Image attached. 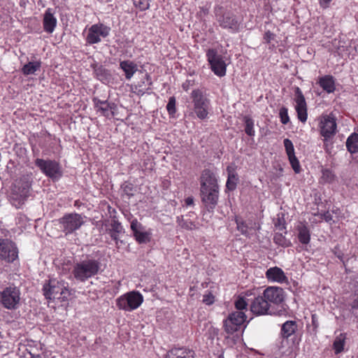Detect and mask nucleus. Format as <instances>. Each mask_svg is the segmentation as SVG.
Returning <instances> with one entry per match:
<instances>
[{
	"instance_id": "39",
	"label": "nucleus",
	"mask_w": 358,
	"mask_h": 358,
	"mask_svg": "<svg viewBox=\"0 0 358 358\" xmlns=\"http://www.w3.org/2000/svg\"><path fill=\"white\" fill-rule=\"evenodd\" d=\"M248 302L244 296H238L235 301V307L237 309L236 311H243L247 310Z\"/></svg>"
},
{
	"instance_id": "50",
	"label": "nucleus",
	"mask_w": 358,
	"mask_h": 358,
	"mask_svg": "<svg viewBox=\"0 0 358 358\" xmlns=\"http://www.w3.org/2000/svg\"><path fill=\"white\" fill-rule=\"evenodd\" d=\"M332 0H319L320 5L323 8H327L329 7L330 2Z\"/></svg>"
},
{
	"instance_id": "21",
	"label": "nucleus",
	"mask_w": 358,
	"mask_h": 358,
	"mask_svg": "<svg viewBox=\"0 0 358 358\" xmlns=\"http://www.w3.org/2000/svg\"><path fill=\"white\" fill-rule=\"evenodd\" d=\"M92 68L98 80L103 83L110 82L112 76L109 70L106 69L103 66L98 64H92Z\"/></svg>"
},
{
	"instance_id": "16",
	"label": "nucleus",
	"mask_w": 358,
	"mask_h": 358,
	"mask_svg": "<svg viewBox=\"0 0 358 358\" xmlns=\"http://www.w3.org/2000/svg\"><path fill=\"white\" fill-rule=\"evenodd\" d=\"M294 101L296 102L295 109L297 113L298 119L301 122H305L307 120V105L305 97L299 87L294 89Z\"/></svg>"
},
{
	"instance_id": "35",
	"label": "nucleus",
	"mask_w": 358,
	"mask_h": 358,
	"mask_svg": "<svg viewBox=\"0 0 358 358\" xmlns=\"http://www.w3.org/2000/svg\"><path fill=\"white\" fill-rule=\"evenodd\" d=\"M273 241L277 245L283 248H287L292 245L290 241L287 240L281 233H275Z\"/></svg>"
},
{
	"instance_id": "29",
	"label": "nucleus",
	"mask_w": 358,
	"mask_h": 358,
	"mask_svg": "<svg viewBox=\"0 0 358 358\" xmlns=\"http://www.w3.org/2000/svg\"><path fill=\"white\" fill-rule=\"evenodd\" d=\"M173 355L170 358H194L195 352L189 348L175 349L169 352Z\"/></svg>"
},
{
	"instance_id": "26",
	"label": "nucleus",
	"mask_w": 358,
	"mask_h": 358,
	"mask_svg": "<svg viewBox=\"0 0 358 358\" xmlns=\"http://www.w3.org/2000/svg\"><path fill=\"white\" fill-rule=\"evenodd\" d=\"M320 87L327 93H332L336 90L335 79L332 76L321 77L318 82Z\"/></svg>"
},
{
	"instance_id": "37",
	"label": "nucleus",
	"mask_w": 358,
	"mask_h": 358,
	"mask_svg": "<svg viewBox=\"0 0 358 358\" xmlns=\"http://www.w3.org/2000/svg\"><path fill=\"white\" fill-rule=\"evenodd\" d=\"M235 222L236 224V229L241 231L243 235L248 236V226L240 217H235Z\"/></svg>"
},
{
	"instance_id": "12",
	"label": "nucleus",
	"mask_w": 358,
	"mask_h": 358,
	"mask_svg": "<svg viewBox=\"0 0 358 358\" xmlns=\"http://www.w3.org/2000/svg\"><path fill=\"white\" fill-rule=\"evenodd\" d=\"M18 258L16 244L8 238H0V259L13 263Z\"/></svg>"
},
{
	"instance_id": "7",
	"label": "nucleus",
	"mask_w": 358,
	"mask_h": 358,
	"mask_svg": "<svg viewBox=\"0 0 358 358\" xmlns=\"http://www.w3.org/2000/svg\"><path fill=\"white\" fill-rule=\"evenodd\" d=\"M20 291L15 286H9L0 290V303L8 310H16L20 301Z\"/></svg>"
},
{
	"instance_id": "53",
	"label": "nucleus",
	"mask_w": 358,
	"mask_h": 358,
	"mask_svg": "<svg viewBox=\"0 0 358 358\" xmlns=\"http://www.w3.org/2000/svg\"><path fill=\"white\" fill-rule=\"evenodd\" d=\"M323 217L327 222H329L332 220V215L329 212L325 213L323 215Z\"/></svg>"
},
{
	"instance_id": "2",
	"label": "nucleus",
	"mask_w": 358,
	"mask_h": 358,
	"mask_svg": "<svg viewBox=\"0 0 358 358\" xmlns=\"http://www.w3.org/2000/svg\"><path fill=\"white\" fill-rule=\"evenodd\" d=\"M31 181L30 177L23 176L17 179L11 187L9 201L16 208H20L30 195Z\"/></svg>"
},
{
	"instance_id": "36",
	"label": "nucleus",
	"mask_w": 358,
	"mask_h": 358,
	"mask_svg": "<svg viewBox=\"0 0 358 358\" xmlns=\"http://www.w3.org/2000/svg\"><path fill=\"white\" fill-rule=\"evenodd\" d=\"M344 344L345 337L342 334L336 338L333 343L335 354H339L343 350Z\"/></svg>"
},
{
	"instance_id": "23",
	"label": "nucleus",
	"mask_w": 358,
	"mask_h": 358,
	"mask_svg": "<svg viewBox=\"0 0 358 358\" xmlns=\"http://www.w3.org/2000/svg\"><path fill=\"white\" fill-rule=\"evenodd\" d=\"M266 276L269 280L282 282L287 280L283 271L278 267L268 268L266 272Z\"/></svg>"
},
{
	"instance_id": "19",
	"label": "nucleus",
	"mask_w": 358,
	"mask_h": 358,
	"mask_svg": "<svg viewBox=\"0 0 358 358\" xmlns=\"http://www.w3.org/2000/svg\"><path fill=\"white\" fill-rule=\"evenodd\" d=\"M264 296L268 302L273 303L275 304H280L284 301L285 292L282 288L279 287H269L264 291Z\"/></svg>"
},
{
	"instance_id": "52",
	"label": "nucleus",
	"mask_w": 358,
	"mask_h": 358,
	"mask_svg": "<svg viewBox=\"0 0 358 358\" xmlns=\"http://www.w3.org/2000/svg\"><path fill=\"white\" fill-rule=\"evenodd\" d=\"M185 204L187 206H191L194 204V198L192 196H189L185 200Z\"/></svg>"
},
{
	"instance_id": "5",
	"label": "nucleus",
	"mask_w": 358,
	"mask_h": 358,
	"mask_svg": "<svg viewBox=\"0 0 358 358\" xmlns=\"http://www.w3.org/2000/svg\"><path fill=\"white\" fill-rule=\"evenodd\" d=\"M214 13L219 25L231 32L238 31L241 22L237 16L231 11L225 10L224 7L217 5L214 8Z\"/></svg>"
},
{
	"instance_id": "30",
	"label": "nucleus",
	"mask_w": 358,
	"mask_h": 358,
	"mask_svg": "<svg viewBox=\"0 0 358 358\" xmlns=\"http://www.w3.org/2000/svg\"><path fill=\"white\" fill-rule=\"evenodd\" d=\"M346 148L351 154L358 152V134L353 133L347 138Z\"/></svg>"
},
{
	"instance_id": "51",
	"label": "nucleus",
	"mask_w": 358,
	"mask_h": 358,
	"mask_svg": "<svg viewBox=\"0 0 358 358\" xmlns=\"http://www.w3.org/2000/svg\"><path fill=\"white\" fill-rule=\"evenodd\" d=\"M351 307L352 309H358V296L352 301Z\"/></svg>"
},
{
	"instance_id": "45",
	"label": "nucleus",
	"mask_w": 358,
	"mask_h": 358,
	"mask_svg": "<svg viewBox=\"0 0 358 358\" xmlns=\"http://www.w3.org/2000/svg\"><path fill=\"white\" fill-rule=\"evenodd\" d=\"M279 115H280V117L281 122L283 124H287L289 122V116H288V111H287V109L286 108H285V107L281 108L280 110Z\"/></svg>"
},
{
	"instance_id": "6",
	"label": "nucleus",
	"mask_w": 358,
	"mask_h": 358,
	"mask_svg": "<svg viewBox=\"0 0 358 358\" xmlns=\"http://www.w3.org/2000/svg\"><path fill=\"white\" fill-rule=\"evenodd\" d=\"M190 98L193 103V110L200 120L208 118L210 109V101L203 92L197 89L192 92Z\"/></svg>"
},
{
	"instance_id": "32",
	"label": "nucleus",
	"mask_w": 358,
	"mask_h": 358,
	"mask_svg": "<svg viewBox=\"0 0 358 358\" xmlns=\"http://www.w3.org/2000/svg\"><path fill=\"white\" fill-rule=\"evenodd\" d=\"M115 103L113 102H108V101L106 102V105H103L101 108L96 110L97 112H100L105 117L114 116L113 110L116 108Z\"/></svg>"
},
{
	"instance_id": "3",
	"label": "nucleus",
	"mask_w": 358,
	"mask_h": 358,
	"mask_svg": "<svg viewBox=\"0 0 358 358\" xmlns=\"http://www.w3.org/2000/svg\"><path fill=\"white\" fill-rule=\"evenodd\" d=\"M101 268V262L94 259H86L76 263L73 268V277L84 282L89 278L97 275Z\"/></svg>"
},
{
	"instance_id": "10",
	"label": "nucleus",
	"mask_w": 358,
	"mask_h": 358,
	"mask_svg": "<svg viewBox=\"0 0 358 358\" xmlns=\"http://www.w3.org/2000/svg\"><path fill=\"white\" fill-rule=\"evenodd\" d=\"M246 320L247 316L243 311H234L229 314L223 322L224 331L228 334H233L241 328Z\"/></svg>"
},
{
	"instance_id": "14",
	"label": "nucleus",
	"mask_w": 358,
	"mask_h": 358,
	"mask_svg": "<svg viewBox=\"0 0 358 358\" xmlns=\"http://www.w3.org/2000/svg\"><path fill=\"white\" fill-rule=\"evenodd\" d=\"M110 28L103 24H93L88 31L86 41L90 44L97 43L101 41V37L108 36Z\"/></svg>"
},
{
	"instance_id": "28",
	"label": "nucleus",
	"mask_w": 358,
	"mask_h": 358,
	"mask_svg": "<svg viewBox=\"0 0 358 358\" xmlns=\"http://www.w3.org/2000/svg\"><path fill=\"white\" fill-rule=\"evenodd\" d=\"M120 66L125 73L127 79H130L137 70L136 64L131 61H122Z\"/></svg>"
},
{
	"instance_id": "41",
	"label": "nucleus",
	"mask_w": 358,
	"mask_h": 358,
	"mask_svg": "<svg viewBox=\"0 0 358 358\" xmlns=\"http://www.w3.org/2000/svg\"><path fill=\"white\" fill-rule=\"evenodd\" d=\"M122 189L124 194L129 198L134 196V187L131 183L125 182L122 185Z\"/></svg>"
},
{
	"instance_id": "56",
	"label": "nucleus",
	"mask_w": 358,
	"mask_h": 358,
	"mask_svg": "<svg viewBox=\"0 0 358 358\" xmlns=\"http://www.w3.org/2000/svg\"><path fill=\"white\" fill-rule=\"evenodd\" d=\"M335 254H336V255L339 259H342V255H341L340 253H338V254H337L336 252H335Z\"/></svg>"
},
{
	"instance_id": "17",
	"label": "nucleus",
	"mask_w": 358,
	"mask_h": 358,
	"mask_svg": "<svg viewBox=\"0 0 358 358\" xmlns=\"http://www.w3.org/2000/svg\"><path fill=\"white\" fill-rule=\"evenodd\" d=\"M131 229L134 236L138 243H147L150 242L151 234L145 231V227L136 219L131 222Z\"/></svg>"
},
{
	"instance_id": "43",
	"label": "nucleus",
	"mask_w": 358,
	"mask_h": 358,
	"mask_svg": "<svg viewBox=\"0 0 358 358\" xmlns=\"http://www.w3.org/2000/svg\"><path fill=\"white\" fill-rule=\"evenodd\" d=\"M176 98L174 96H171L169 99V102L166 105V110L170 115H173L176 112Z\"/></svg>"
},
{
	"instance_id": "24",
	"label": "nucleus",
	"mask_w": 358,
	"mask_h": 358,
	"mask_svg": "<svg viewBox=\"0 0 358 358\" xmlns=\"http://www.w3.org/2000/svg\"><path fill=\"white\" fill-rule=\"evenodd\" d=\"M298 231V239L303 245H308L310 241V231L308 226L305 224L300 223L296 227Z\"/></svg>"
},
{
	"instance_id": "22",
	"label": "nucleus",
	"mask_w": 358,
	"mask_h": 358,
	"mask_svg": "<svg viewBox=\"0 0 358 358\" xmlns=\"http://www.w3.org/2000/svg\"><path fill=\"white\" fill-rule=\"evenodd\" d=\"M110 227L111 228L108 230V234L111 238L115 241L117 248H119V243H123V241L119 238V234L124 232L123 227L121 223L116 220H112Z\"/></svg>"
},
{
	"instance_id": "4",
	"label": "nucleus",
	"mask_w": 358,
	"mask_h": 358,
	"mask_svg": "<svg viewBox=\"0 0 358 358\" xmlns=\"http://www.w3.org/2000/svg\"><path fill=\"white\" fill-rule=\"evenodd\" d=\"M43 295L48 300L58 299L62 301L67 300L70 291L67 289V283L64 280L55 278L50 279L43 287Z\"/></svg>"
},
{
	"instance_id": "57",
	"label": "nucleus",
	"mask_w": 358,
	"mask_h": 358,
	"mask_svg": "<svg viewBox=\"0 0 358 358\" xmlns=\"http://www.w3.org/2000/svg\"><path fill=\"white\" fill-rule=\"evenodd\" d=\"M146 79H147V80H151L150 76L148 74H146Z\"/></svg>"
},
{
	"instance_id": "1",
	"label": "nucleus",
	"mask_w": 358,
	"mask_h": 358,
	"mask_svg": "<svg viewBox=\"0 0 358 358\" xmlns=\"http://www.w3.org/2000/svg\"><path fill=\"white\" fill-rule=\"evenodd\" d=\"M200 196L206 210L213 212L218 203L219 185L215 174L208 169L200 176Z\"/></svg>"
},
{
	"instance_id": "20",
	"label": "nucleus",
	"mask_w": 358,
	"mask_h": 358,
	"mask_svg": "<svg viewBox=\"0 0 358 358\" xmlns=\"http://www.w3.org/2000/svg\"><path fill=\"white\" fill-rule=\"evenodd\" d=\"M44 31L48 34H52L57 24V19L52 13L51 8H48L43 15V20Z\"/></svg>"
},
{
	"instance_id": "13",
	"label": "nucleus",
	"mask_w": 358,
	"mask_h": 358,
	"mask_svg": "<svg viewBox=\"0 0 358 358\" xmlns=\"http://www.w3.org/2000/svg\"><path fill=\"white\" fill-rule=\"evenodd\" d=\"M206 56L212 71L220 77L225 76L227 65L223 57L215 49H209Z\"/></svg>"
},
{
	"instance_id": "49",
	"label": "nucleus",
	"mask_w": 358,
	"mask_h": 358,
	"mask_svg": "<svg viewBox=\"0 0 358 358\" xmlns=\"http://www.w3.org/2000/svg\"><path fill=\"white\" fill-rule=\"evenodd\" d=\"M274 37H275V34H273L272 32H271L270 31H267L265 34H264V41L267 43H269L271 42V40L274 39Z\"/></svg>"
},
{
	"instance_id": "8",
	"label": "nucleus",
	"mask_w": 358,
	"mask_h": 358,
	"mask_svg": "<svg viewBox=\"0 0 358 358\" xmlns=\"http://www.w3.org/2000/svg\"><path fill=\"white\" fill-rule=\"evenodd\" d=\"M143 301V297L138 292H129L120 296L116 300L119 309L131 311L138 308Z\"/></svg>"
},
{
	"instance_id": "34",
	"label": "nucleus",
	"mask_w": 358,
	"mask_h": 358,
	"mask_svg": "<svg viewBox=\"0 0 358 358\" xmlns=\"http://www.w3.org/2000/svg\"><path fill=\"white\" fill-rule=\"evenodd\" d=\"M243 121L245 122V133L250 136H255V130H254V121L250 116H244Z\"/></svg>"
},
{
	"instance_id": "18",
	"label": "nucleus",
	"mask_w": 358,
	"mask_h": 358,
	"mask_svg": "<svg viewBox=\"0 0 358 358\" xmlns=\"http://www.w3.org/2000/svg\"><path fill=\"white\" fill-rule=\"evenodd\" d=\"M250 310L256 315H268L271 313L269 310V303L264 295L258 296L255 298L250 304Z\"/></svg>"
},
{
	"instance_id": "46",
	"label": "nucleus",
	"mask_w": 358,
	"mask_h": 358,
	"mask_svg": "<svg viewBox=\"0 0 358 358\" xmlns=\"http://www.w3.org/2000/svg\"><path fill=\"white\" fill-rule=\"evenodd\" d=\"M214 296L210 292H209L208 294L203 296V302L206 305H211L214 303Z\"/></svg>"
},
{
	"instance_id": "25",
	"label": "nucleus",
	"mask_w": 358,
	"mask_h": 358,
	"mask_svg": "<svg viewBox=\"0 0 358 358\" xmlns=\"http://www.w3.org/2000/svg\"><path fill=\"white\" fill-rule=\"evenodd\" d=\"M297 328L298 325L295 321L288 320L285 322L281 327V336L283 338L287 339L296 333Z\"/></svg>"
},
{
	"instance_id": "9",
	"label": "nucleus",
	"mask_w": 358,
	"mask_h": 358,
	"mask_svg": "<svg viewBox=\"0 0 358 358\" xmlns=\"http://www.w3.org/2000/svg\"><path fill=\"white\" fill-rule=\"evenodd\" d=\"M59 227L66 234H72L84 224L83 217L78 213H67L58 220Z\"/></svg>"
},
{
	"instance_id": "31",
	"label": "nucleus",
	"mask_w": 358,
	"mask_h": 358,
	"mask_svg": "<svg viewBox=\"0 0 358 358\" xmlns=\"http://www.w3.org/2000/svg\"><path fill=\"white\" fill-rule=\"evenodd\" d=\"M41 68L40 62H29L23 66L22 71L24 75L28 76L34 74Z\"/></svg>"
},
{
	"instance_id": "38",
	"label": "nucleus",
	"mask_w": 358,
	"mask_h": 358,
	"mask_svg": "<svg viewBox=\"0 0 358 358\" xmlns=\"http://www.w3.org/2000/svg\"><path fill=\"white\" fill-rule=\"evenodd\" d=\"M134 5L141 11H144L150 8V0H133Z\"/></svg>"
},
{
	"instance_id": "47",
	"label": "nucleus",
	"mask_w": 358,
	"mask_h": 358,
	"mask_svg": "<svg viewBox=\"0 0 358 358\" xmlns=\"http://www.w3.org/2000/svg\"><path fill=\"white\" fill-rule=\"evenodd\" d=\"M275 226L280 231L285 230L286 229L285 222L283 218H278L277 222L275 223Z\"/></svg>"
},
{
	"instance_id": "59",
	"label": "nucleus",
	"mask_w": 358,
	"mask_h": 358,
	"mask_svg": "<svg viewBox=\"0 0 358 358\" xmlns=\"http://www.w3.org/2000/svg\"><path fill=\"white\" fill-rule=\"evenodd\" d=\"M219 358H221V357H219Z\"/></svg>"
},
{
	"instance_id": "15",
	"label": "nucleus",
	"mask_w": 358,
	"mask_h": 358,
	"mask_svg": "<svg viewBox=\"0 0 358 358\" xmlns=\"http://www.w3.org/2000/svg\"><path fill=\"white\" fill-rule=\"evenodd\" d=\"M320 134L327 141L332 137L336 131V122L334 117L330 115L323 116L320 121Z\"/></svg>"
},
{
	"instance_id": "44",
	"label": "nucleus",
	"mask_w": 358,
	"mask_h": 358,
	"mask_svg": "<svg viewBox=\"0 0 358 358\" xmlns=\"http://www.w3.org/2000/svg\"><path fill=\"white\" fill-rule=\"evenodd\" d=\"M283 143L288 157L295 155L293 143L289 139L285 138L283 141Z\"/></svg>"
},
{
	"instance_id": "40",
	"label": "nucleus",
	"mask_w": 358,
	"mask_h": 358,
	"mask_svg": "<svg viewBox=\"0 0 358 358\" xmlns=\"http://www.w3.org/2000/svg\"><path fill=\"white\" fill-rule=\"evenodd\" d=\"M289 163L293 169L294 171L296 173H299L301 172V166L298 159L296 157L295 155H291L288 157Z\"/></svg>"
},
{
	"instance_id": "42",
	"label": "nucleus",
	"mask_w": 358,
	"mask_h": 358,
	"mask_svg": "<svg viewBox=\"0 0 358 358\" xmlns=\"http://www.w3.org/2000/svg\"><path fill=\"white\" fill-rule=\"evenodd\" d=\"M177 222L178 223L179 226L186 229H192L194 227V224L192 222L185 220L183 219V216L178 217Z\"/></svg>"
},
{
	"instance_id": "58",
	"label": "nucleus",
	"mask_w": 358,
	"mask_h": 358,
	"mask_svg": "<svg viewBox=\"0 0 358 358\" xmlns=\"http://www.w3.org/2000/svg\"><path fill=\"white\" fill-rule=\"evenodd\" d=\"M203 10L204 13H208V8H206L205 10L203 8Z\"/></svg>"
},
{
	"instance_id": "55",
	"label": "nucleus",
	"mask_w": 358,
	"mask_h": 358,
	"mask_svg": "<svg viewBox=\"0 0 358 358\" xmlns=\"http://www.w3.org/2000/svg\"><path fill=\"white\" fill-rule=\"evenodd\" d=\"M31 358H41L39 355H31Z\"/></svg>"
},
{
	"instance_id": "54",
	"label": "nucleus",
	"mask_w": 358,
	"mask_h": 358,
	"mask_svg": "<svg viewBox=\"0 0 358 358\" xmlns=\"http://www.w3.org/2000/svg\"><path fill=\"white\" fill-rule=\"evenodd\" d=\"M315 315L312 316V320H313V324L316 328L317 327V324H316V321L315 320Z\"/></svg>"
},
{
	"instance_id": "27",
	"label": "nucleus",
	"mask_w": 358,
	"mask_h": 358,
	"mask_svg": "<svg viewBox=\"0 0 358 358\" xmlns=\"http://www.w3.org/2000/svg\"><path fill=\"white\" fill-rule=\"evenodd\" d=\"M227 171L228 174L227 180L226 183V187L229 191H234L237 186L238 182V177L235 171V169L232 166H227Z\"/></svg>"
},
{
	"instance_id": "48",
	"label": "nucleus",
	"mask_w": 358,
	"mask_h": 358,
	"mask_svg": "<svg viewBox=\"0 0 358 358\" xmlns=\"http://www.w3.org/2000/svg\"><path fill=\"white\" fill-rule=\"evenodd\" d=\"M92 101L94 103L95 109L97 110L99 108H101L103 105H106V102L107 101V100L101 101L99 99L94 97L93 98Z\"/></svg>"
},
{
	"instance_id": "11",
	"label": "nucleus",
	"mask_w": 358,
	"mask_h": 358,
	"mask_svg": "<svg viewBox=\"0 0 358 358\" xmlns=\"http://www.w3.org/2000/svg\"><path fill=\"white\" fill-rule=\"evenodd\" d=\"M35 165L43 173L52 180L58 179L62 175L59 164L55 160L38 158L35 160Z\"/></svg>"
},
{
	"instance_id": "33",
	"label": "nucleus",
	"mask_w": 358,
	"mask_h": 358,
	"mask_svg": "<svg viewBox=\"0 0 358 358\" xmlns=\"http://www.w3.org/2000/svg\"><path fill=\"white\" fill-rule=\"evenodd\" d=\"M336 175L329 169H322L321 180L322 182L331 183L334 181Z\"/></svg>"
}]
</instances>
